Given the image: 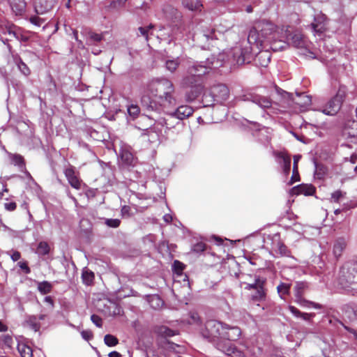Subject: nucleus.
I'll list each match as a JSON object with an SVG mask.
<instances>
[{
  "label": "nucleus",
  "instance_id": "1",
  "mask_svg": "<svg viewBox=\"0 0 357 357\" xmlns=\"http://www.w3.org/2000/svg\"><path fill=\"white\" fill-rule=\"evenodd\" d=\"M148 91L153 100L146 96L142 98V104L147 109L160 112L162 108H167L175 105L176 100L173 96L174 87L170 80H153L149 84Z\"/></svg>",
  "mask_w": 357,
  "mask_h": 357
},
{
  "label": "nucleus",
  "instance_id": "2",
  "mask_svg": "<svg viewBox=\"0 0 357 357\" xmlns=\"http://www.w3.org/2000/svg\"><path fill=\"white\" fill-rule=\"evenodd\" d=\"M213 63L207 59L205 61H195L189 65L186 75L183 77L182 85L189 88L185 94L188 102H192L199 97L204 91L203 76L212 68Z\"/></svg>",
  "mask_w": 357,
  "mask_h": 357
},
{
  "label": "nucleus",
  "instance_id": "3",
  "mask_svg": "<svg viewBox=\"0 0 357 357\" xmlns=\"http://www.w3.org/2000/svg\"><path fill=\"white\" fill-rule=\"evenodd\" d=\"M191 23H182L176 29L173 30V37L176 40H192L195 44L203 49L207 47V43H210L211 40L215 38V31L213 29L206 28V29H197L195 33H190Z\"/></svg>",
  "mask_w": 357,
  "mask_h": 357
},
{
  "label": "nucleus",
  "instance_id": "4",
  "mask_svg": "<svg viewBox=\"0 0 357 357\" xmlns=\"http://www.w3.org/2000/svg\"><path fill=\"white\" fill-rule=\"evenodd\" d=\"M248 40L257 47L263 46L264 43L271 44L275 47L277 33L276 26L269 21L261 20L257 22L250 30Z\"/></svg>",
  "mask_w": 357,
  "mask_h": 357
},
{
  "label": "nucleus",
  "instance_id": "5",
  "mask_svg": "<svg viewBox=\"0 0 357 357\" xmlns=\"http://www.w3.org/2000/svg\"><path fill=\"white\" fill-rule=\"evenodd\" d=\"M337 284L348 294L357 292V260L347 261L340 268Z\"/></svg>",
  "mask_w": 357,
  "mask_h": 357
},
{
  "label": "nucleus",
  "instance_id": "6",
  "mask_svg": "<svg viewBox=\"0 0 357 357\" xmlns=\"http://www.w3.org/2000/svg\"><path fill=\"white\" fill-rule=\"evenodd\" d=\"M241 335V329L237 326H229L225 324V331H223L221 340L217 343V348L228 356L231 357H244V354L238 350L231 341L238 340Z\"/></svg>",
  "mask_w": 357,
  "mask_h": 357
},
{
  "label": "nucleus",
  "instance_id": "7",
  "mask_svg": "<svg viewBox=\"0 0 357 357\" xmlns=\"http://www.w3.org/2000/svg\"><path fill=\"white\" fill-rule=\"evenodd\" d=\"M253 43L248 40H242L233 47L228 54L229 59L235 65L250 63L253 59L252 50Z\"/></svg>",
  "mask_w": 357,
  "mask_h": 357
},
{
  "label": "nucleus",
  "instance_id": "8",
  "mask_svg": "<svg viewBox=\"0 0 357 357\" xmlns=\"http://www.w3.org/2000/svg\"><path fill=\"white\" fill-rule=\"evenodd\" d=\"M235 99L236 101L251 102L264 111L269 109L270 112L273 114L277 113L275 108L273 107V100L269 97L263 96L257 92H247L236 97Z\"/></svg>",
  "mask_w": 357,
  "mask_h": 357
},
{
  "label": "nucleus",
  "instance_id": "9",
  "mask_svg": "<svg viewBox=\"0 0 357 357\" xmlns=\"http://www.w3.org/2000/svg\"><path fill=\"white\" fill-rule=\"evenodd\" d=\"M345 97V88L340 87L336 95L333 97L322 109V112L326 115L333 116L340 109Z\"/></svg>",
  "mask_w": 357,
  "mask_h": 357
},
{
  "label": "nucleus",
  "instance_id": "10",
  "mask_svg": "<svg viewBox=\"0 0 357 357\" xmlns=\"http://www.w3.org/2000/svg\"><path fill=\"white\" fill-rule=\"evenodd\" d=\"M225 324L216 320H208L205 324L203 335L208 339L222 338Z\"/></svg>",
  "mask_w": 357,
  "mask_h": 357
},
{
  "label": "nucleus",
  "instance_id": "11",
  "mask_svg": "<svg viewBox=\"0 0 357 357\" xmlns=\"http://www.w3.org/2000/svg\"><path fill=\"white\" fill-rule=\"evenodd\" d=\"M307 287V283L305 282H296L294 286V296L296 298V302L302 306L312 307L315 309H321V305L320 304L312 301H308L303 298V294Z\"/></svg>",
  "mask_w": 357,
  "mask_h": 357
},
{
  "label": "nucleus",
  "instance_id": "12",
  "mask_svg": "<svg viewBox=\"0 0 357 357\" xmlns=\"http://www.w3.org/2000/svg\"><path fill=\"white\" fill-rule=\"evenodd\" d=\"M285 39L287 42L280 40V42H282V44L278 47H272V48L274 50H283L287 46V43L288 44H291L293 46L297 48H307V42L306 41L305 38L300 33H286Z\"/></svg>",
  "mask_w": 357,
  "mask_h": 357
},
{
  "label": "nucleus",
  "instance_id": "13",
  "mask_svg": "<svg viewBox=\"0 0 357 357\" xmlns=\"http://www.w3.org/2000/svg\"><path fill=\"white\" fill-rule=\"evenodd\" d=\"M194 112V109L192 107L188 105H181L174 112L170 114L171 119H178L176 123V126L178 130H180L183 128L184 124L181 121L189 117Z\"/></svg>",
  "mask_w": 357,
  "mask_h": 357
},
{
  "label": "nucleus",
  "instance_id": "14",
  "mask_svg": "<svg viewBox=\"0 0 357 357\" xmlns=\"http://www.w3.org/2000/svg\"><path fill=\"white\" fill-rule=\"evenodd\" d=\"M144 121H148L147 126L148 128H144V135H149L151 132H156L155 130L158 129V127L160 126L161 127H166V129L170 130L172 128H174L176 125H173L172 123L171 120L173 119H171L170 116L169 119H160L158 121H155L154 124V127H152L153 122H152V117H149L148 116H144Z\"/></svg>",
  "mask_w": 357,
  "mask_h": 357
},
{
  "label": "nucleus",
  "instance_id": "15",
  "mask_svg": "<svg viewBox=\"0 0 357 357\" xmlns=\"http://www.w3.org/2000/svg\"><path fill=\"white\" fill-rule=\"evenodd\" d=\"M210 91L212 93V96H214L215 100L217 103H224L229 96V90L228 87L223 84H214Z\"/></svg>",
  "mask_w": 357,
  "mask_h": 357
},
{
  "label": "nucleus",
  "instance_id": "16",
  "mask_svg": "<svg viewBox=\"0 0 357 357\" xmlns=\"http://www.w3.org/2000/svg\"><path fill=\"white\" fill-rule=\"evenodd\" d=\"M56 4L57 0H35L33 7L37 15H45L51 12Z\"/></svg>",
  "mask_w": 357,
  "mask_h": 357
},
{
  "label": "nucleus",
  "instance_id": "17",
  "mask_svg": "<svg viewBox=\"0 0 357 357\" xmlns=\"http://www.w3.org/2000/svg\"><path fill=\"white\" fill-rule=\"evenodd\" d=\"M272 250L278 252L281 256L289 257L291 252L288 248L281 241L279 234H275L272 236Z\"/></svg>",
  "mask_w": 357,
  "mask_h": 357
},
{
  "label": "nucleus",
  "instance_id": "18",
  "mask_svg": "<svg viewBox=\"0 0 357 357\" xmlns=\"http://www.w3.org/2000/svg\"><path fill=\"white\" fill-rule=\"evenodd\" d=\"M64 174L69 184L75 189L79 190L81 188V181L76 176L73 167H68L64 170Z\"/></svg>",
  "mask_w": 357,
  "mask_h": 357
},
{
  "label": "nucleus",
  "instance_id": "19",
  "mask_svg": "<svg viewBox=\"0 0 357 357\" xmlns=\"http://www.w3.org/2000/svg\"><path fill=\"white\" fill-rule=\"evenodd\" d=\"M278 162L281 165L284 173L288 175L291 169V158L284 152H278L275 154Z\"/></svg>",
  "mask_w": 357,
  "mask_h": 357
},
{
  "label": "nucleus",
  "instance_id": "20",
  "mask_svg": "<svg viewBox=\"0 0 357 357\" xmlns=\"http://www.w3.org/2000/svg\"><path fill=\"white\" fill-rule=\"evenodd\" d=\"M315 188L312 184H301L294 187L291 189V193L295 195H304L310 196L315 192Z\"/></svg>",
  "mask_w": 357,
  "mask_h": 357
},
{
  "label": "nucleus",
  "instance_id": "21",
  "mask_svg": "<svg viewBox=\"0 0 357 357\" xmlns=\"http://www.w3.org/2000/svg\"><path fill=\"white\" fill-rule=\"evenodd\" d=\"M293 102L298 105L301 109H305L310 106L312 102V97L305 93H296V96L292 98Z\"/></svg>",
  "mask_w": 357,
  "mask_h": 357
},
{
  "label": "nucleus",
  "instance_id": "22",
  "mask_svg": "<svg viewBox=\"0 0 357 357\" xmlns=\"http://www.w3.org/2000/svg\"><path fill=\"white\" fill-rule=\"evenodd\" d=\"M347 245L344 238L340 237L335 240L333 245V254L334 257L338 259L342 254Z\"/></svg>",
  "mask_w": 357,
  "mask_h": 357
},
{
  "label": "nucleus",
  "instance_id": "23",
  "mask_svg": "<svg viewBox=\"0 0 357 357\" xmlns=\"http://www.w3.org/2000/svg\"><path fill=\"white\" fill-rule=\"evenodd\" d=\"M326 19V15L321 13L314 16V22L311 24L314 32L322 33L325 30L324 22Z\"/></svg>",
  "mask_w": 357,
  "mask_h": 357
},
{
  "label": "nucleus",
  "instance_id": "24",
  "mask_svg": "<svg viewBox=\"0 0 357 357\" xmlns=\"http://www.w3.org/2000/svg\"><path fill=\"white\" fill-rule=\"evenodd\" d=\"M344 315L350 320L357 319V304L355 303H349L342 307Z\"/></svg>",
  "mask_w": 357,
  "mask_h": 357
},
{
  "label": "nucleus",
  "instance_id": "25",
  "mask_svg": "<svg viewBox=\"0 0 357 357\" xmlns=\"http://www.w3.org/2000/svg\"><path fill=\"white\" fill-rule=\"evenodd\" d=\"M328 323L335 328H336L337 331H340L342 328L347 330L348 332L351 333L354 338L357 340V330L354 328H349L348 326H346L344 325V324L340 321V320L335 319V318H328Z\"/></svg>",
  "mask_w": 357,
  "mask_h": 357
},
{
  "label": "nucleus",
  "instance_id": "26",
  "mask_svg": "<svg viewBox=\"0 0 357 357\" xmlns=\"http://www.w3.org/2000/svg\"><path fill=\"white\" fill-rule=\"evenodd\" d=\"M8 2L16 15H21L26 10V3L24 0H8Z\"/></svg>",
  "mask_w": 357,
  "mask_h": 357
},
{
  "label": "nucleus",
  "instance_id": "27",
  "mask_svg": "<svg viewBox=\"0 0 357 357\" xmlns=\"http://www.w3.org/2000/svg\"><path fill=\"white\" fill-rule=\"evenodd\" d=\"M255 61L261 66L266 67L271 61V54L267 51H261L255 56Z\"/></svg>",
  "mask_w": 357,
  "mask_h": 357
},
{
  "label": "nucleus",
  "instance_id": "28",
  "mask_svg": "<svg viewBox=\"0 0 357 357\" xmlns=\"http://www.w3.org/2000/svg\"><path fill=\"white\" fill-rule=\"evenodd\" d=\"M122 162L126 166L133 165L134 156L132 153L126 149H121L119 152Z\"/></svg>",
  "mask_w": 357,
  "mask_h": 357
},
{
  "label": "nucleus",
  "instance_id": "29",
  "mask_svg": "<svg viewBox=\"0 0 357 357\" xmlns=\"http://www.w3.org/2000/svg\"><path fill=\"white\" fill-rule=\"evenodd\" d=\"M13 60L18 70L22 75L27 77L31 74V70L18 55L13 56Z\"/></svg>",
  "mask_w": 357,
  "mask_h": 357
},
{
  "label": "nucleus",
  "instance_id": "30",
  "mask_svg": "<svg viewBox=\"0 0 357 357\" xmlns=\"http://www.w3.org/2000/svg\"><path fill=\"white\" fill-rule=\"evenodd\" d=\"M289 310L294 317L297 318H301L305 321H309L312 319V317H314V313L302 312L296 307L292 305L289 306Z\"/></svg>",
  "mask_w": 357,
  "mask_h": 357
},
{
  "label": "nucleus",
  "instance_id": "31",
  "mask_svg": "<svg viewBox=\"0 0 357 357\" xmlns=\"http://www.w3.org/2000/svg\"><path fill=\"white\" fill-rule=\"evenodd\" d=\"M180 63L181 60L179 57H168L165 61V66L168 71L174 73L176 70Z\"/></svg>",
  "mask_w": 357,
  "mask_h": 357
},
{
  "label": "nucleus",
  "instance_id": "32",
  "mask_svg": "<svg viewBox=\"0 0 357 357\" xmlns=\"http://www.w3.org/2000/svg\"><path fill=\"white\" fill-rule=\"evenodd\" d=\"M182 4L186 8L192 11L201 10L202 3L199 0H183Z\"/></svg>",
  "mask_w": 357,
  "mask_h": 357
},
{
  "label": "nucleus",
  "instance_id": "33",
  "mask_svg": "<svg viewBox=\"0 0 357 357\" xmlns=\"http://www.w3.org/2000/svg\"><path fill=\"white\" fill-rule=\"evenodd\" d=\"M9 158L11 163L17 166L22 171L25 168L24 160L21 155L9 153Z\"/></svg>",
  "mask_w": 357,
  "mask_h": 357
},
{
  "label": "nucleus",
  "instance_id": "34",
  "mask_svg": "<svg viewBox=\"0 0 357 357\" xmlns=\"http://www.w3.org/2000/svg\"><path fill=\"white\" fill-rule=\"evenodd\" d=\"M17 350L21 357H33L32 349L24 343H18Z\"/></svg>",
  "mask_w": 357,
  "mask_h": 357
},
{
  "label": "nucleus",
  "instance_id": "35",
  "mask_svg": "<svg viewBox=\"0 0 357 357\" xmlns=\"http://www.w3.org/2000/svg\"><path fill=\"white\" fill-rule=\"evenodd\" d=\"M301 158V155H295L294 156V165H293V174L291 177V183L298 181L300 179L298 169V162Z\"/></svg>",
  "mask_w": 357,
  "mask_h": 357
},
{
  "label": "nucleus",
  "instance_id": "36",
  "mask_svg": "<svg viewBox=\"0 0 357 357\" xmlns=\"http://www.w3.org/2000/svg\"><path fill=\"white\" fill-rule=\"evenodd\" d=\"M37 288L41 294L45 295L51 292L52 284L48 281L38 282Z\"/></svg>",
  "mask_w": 357,
  "mask_h": 357
},
{
  "label": "nucleus",
  "instance_id": "37",
  "mask_svg": "<svg viewBox=\"0 0 357 357\" xmlns=\"http://www.w3.org/2000/svg\"><path fill=\"white\" fill-rule=\"evenodd\" d=\"M291 284L288 283L281 282L278 287L277 290L281 298L284 299V296L289 294Z\"/></svg>",
  "mask_w": 357,
  "mask_h": 357
},
{
  "label": "nucleus",
  "instance_id": "38",
  "mask_svg": "<svg viewBox=\"0 0 357 357\" xmlns=\"http://www.w3.org/2000/svg\"><path fill=\"white\" fill-rule=\"evenodd\" d=\"M82 278L83 282L85 284L90 285L92 284V282L94 280V273L91 271L84 269L82 271Z\"/></svg>",
  "mask_w": 357,
  "mask_h": 357
},
{
  "label": "nucleus",
  "instance_id": "39",
  "mask_svg": "<svg viewBox=\"0 0 357 357\" xmlns=\"http://www.w3.org/2000/svg\"><path fill=\"white\" fill-rule=\"evenodd\" d=\"M102 39H103L102 33H97L95 32L90 31L89 33L87 43L89 45H92V44H95L96 43L100 42Z\"/></svg>",
  "mask_w": 357,
  "mask_h": 357
},
{
  "label": "nucleus",
  "instance_id": "40",
  "mask_svg": "<svg viewBox=\"0 0 357 357\" xmlns=\"http://www.w3.org/2000/svg\"><path fill=\"white\" fill-rule=\"evenodd\" d=\"M50 252V246L47 242L41 241L38 243L36 253L39 255H46Z\"/></svg>",
  "mask_w": 357,
  "mask_h": 357
},
{
  "label": "nucleus",
  "instance_id": "41",
  "mask_svg": "<svg viewBox=\"0 0 357 357\" xmlns=\"http://www.w3.org/2000/svg\"><path fill=\"white\" fill-rule=\"evenodd\" d=\"M27 324L29 325L30 328L35 332L39 331L40 328V324L39 323V321H38V318L36 316L33 315L29 317L27 320Z\"/></svg>",
  "mask_w": 357,
  "mask_h": 357
},
{
  "label": "nucleus",
  "instance_id": "42",
  "mask_svg": "<svg viewBox=\"0 0 357 357\" xmlns=\"http://www.w3.org/2000/svg\"><path fill=\"white\" fill-rule=\"evenodd\" d=\"M216 101L215 100L214 96H212V93L210 91L209 93H204L202 97V103L204 107L213 106Z\"/></svg>",
  "mask_w": 357,
  "mask_h": 357
},
{
  "label": "nucleus",
  "instance_id": "43",
  "mask_svg": "<svg viewBox=\"0 0 357 357\" xmlns=\"http://www.w3.org/2000/svg\"><path fill=\"white\" fill-rule=\"evenodd\" d=\"M149 303L151 307L158 309L163 305V301L158 296L153 295L150 298Z\"/></svg>",
  "mask_w": 357,
  "mask_h": 357
},
{
  "label": "nucleus",
  "instance_id": "44",
  "mask_svg": "<svg viewBox=\"0 0 357 357\" xmlns=\"http://www.w3.org/2000/svg\"><path fill=\"white\" fill-rule=\"evenodd\" d=\"M158 333L165 337H173L176 335V332L164 326L158 328Z\"/></svg>",
  "mask_w": 357,
  "mask_h": 357
},
{
  "label": "nucleus",
  "instance_id": "45",
  "mask_svg": "<svg viewBox=\"0 0 357 357\" xmlns=\"http://www.w3.org/2000/svg\"><path fill=\"white\" fill-rule=\"evenodd\" d=\"M104 342L108 347H114L119 343V340L115 336L107 334L104 337Z\"/></svg>",
  "mask_w": 357,
  "mask_h": 357
},
{
  "label": "nucleus",
  "instance_id": "46",
  "mask_svg": "<svg viewBox=\"0 0 357 357\" xmlns=\"http://www.w3.org/2000/svg\"><path fill=\"white\" fill-rule=\"evenodd\" d=\"M140 112V109L137 105H130L128 107V113L132 119H136Z\"/></svg>",
  "mask_w": 357,
  "mask_h": 357
},
{
  "label": "nucleus",
  "instance_id": "47",
  "mask_svg": "<svg viewBox=\"0 0 357 357\" xmlns=\"http://www.w3.org/2000/svg\"><path fill=\"white\" fill-rule=\"evenodd\" d=\"M16 26L15 25H11L6 27L4 33L8 34L10 36L16 38L17 40L20 39V33L16 29Z\"/></svg>",
  "mask_w": 357,
  "mask_h": 357
},
{
  "label": "nucleus",
  "instance_id": "48",
  "mask_svg": "<svg viewBox=\"0 0 357 357\" xmlns=\"http://www.w3.org/2000/svg\"><path fill=\"white\" fill-rule=\"evenodd\" d=\"M105 224L111 228H117L121 224V220L118 218H105Z\"/></svg>",
  "mask_w": 357,
  "mask_h": 357
},
{
  "label": "nucleus",
  "instance_id": "49",
  "mask_svg": "<svg viewBox=\"0 0 357 357\" xmlns=\"http://www.w3.org/2000/svg\"><path fill=\"white\" fill-rule=\"evenodd\" d=\"M206 249V244L203 242H198L192 246V252L199 254L203 252Z\"/></svg>",
  "mask_w": 357,
  "mask_h": 357
},
{
  "label": "nucleus",
  "instance_id": "50",
  "mask_svg": "<svg viewBox=\"0 0 357 357\" xmlns=\"http://www.w3.org/2000/svg\"><path fill=\"white\" fill-rule=\"evenodd\" d=\"M126 1L127 0L112 1L109 3V5L108 6V8L109 9H119L125 6Z\"/></svg>",
  "mask_w": 357,
  "mask_h": 357
},
{
  "label": "nucleus",
  "instance_id": "51",
  "mask_svg": "<svg viewBox=\"0 0 357 357\" xmlns=\"http://www.w3.org/2000/svg\"><path fill=\"white\" fill-rule=\"evenodd\" d=\"M29 22L32 24L40 27L45 22V20L37 15H32L29 17Z\"/></svg>",
  "mask_w": 357,
  "mask_h": 357
},
{
  "label": "nucleus",
  "instance_id": "52",
  "mask_svg": "<svg viewBox=\"0 0 357 357\" xmlns=\"http://www.w3.org/2000/svg\"><path fill=\"white\" fill-rule=\"evenodd\" d=\"M257 291L255 295H253V299L257 301H261L263 300L265 298V293L263 289V285L258 287L257 289H256Z\"/></svg>",
  "mask_w": 357,
  "mask_h": 357
},
{
  "label": "nucleus",
  "instance_id": "53",
  "mask_svg": "<svg viewBox=\"0 0 357 357\" xmlns=\"http://www.w3.org/2000/svg\"><path fill=\"white\" fill-rule=\"evenodd\" d=\"M344 194L341 190H336L331 194V201L338 202L344 197Z\"/></svg>",
  "mask_w": 357,
  "mask_h": 357
},
{
  "label": "nucleus",
  "instance_id": "54",
  "mask_svg": "<svg viewBox=\"0 0 357 357\" xmlns=\"http://www.w3.org/2000/svg\"><path fill=\"white\" fill-rule=\"evenodd\" d=\"M263 281H261L260 280V278L259 277L256 278H255V281L253 284H248L247 286L245 287V289H257L258 287H261V285H263Z\"/></svg>",
  "mask_w": 357,
  "mask_h": 357
},
{
  "label": "nucleus",
  "instance_id": "55",
  "mask_svg": "<svg viewBox=\"0 0 357 357\" xmlns=\"http://www.w3.org/2000/svg\"><path fill=\"white\" fill-rule=\"evenodd\" d=\"M91 321L98 328H101L102 326V319L96 314H92L91 316Z\"/></svg>",
  "mask_w": 357,
  "mask_h": 357
},
{
  "label": "nucleus",
  "instance_id": "56",
  "mask_svg": "<svg viewBox=\"0 0 357 357\" xmlns=\"http://www.w3.org/2000/svg\"><path fill=\"white\" fill-rule=\"evenodd\" d=\"M344 135H347L349 137L354 139V140H351V142L357 143V129L354 130L352 128L351 130H349L348 132L345 130Z\"/></svg>",
  "mask_w": 357,
  "mask_h": 357
},
{
  "label": "nucleus",
  "instance_id": "57",
  "mask_svg": "<svg viewBox=\"0 0 357 357\" xmlns=\"http://www.w3.org/2000/svg\"><path fill=\"white\" fill-rule=\"evenodd\" d=\"M173 268L176 273H180L183 271L184 268V265L183 263L178 260H175L173 264Z\"/></svg>",
  "mask_w": 357,
  "mask_h": 357
},
{
  "label": "nucleus",
  "instance_id": "58",
  "mask_svg": "<svg viewBox=\"0 0 357 357\" xmlns=\"http://www.w3.org/2000/svg\"><path fill=\"white\" fill-rule=\"evenodd\" d=\"M1 340L6 346H7L8 347H12L13 340L11 336H10L9 335H3L2 336Z\"/></svg>",
  "mask_w": 357,
  "mask_h": 357
},
{
  "label": "nucleus",
  "instance_id": "59",
  "mask_svg": "<svg viewBox=\"0 0 357 357\" xmlns=\"http://www.w3.org/2000/svg\"><path fill=\"white\" fill-rule=\"evenodd\" d=\"M167 344L169 345L168 348L169 349L173 350L174 351H175L176 353H181V350L183 349V347H181L178 344H176L174 342H168Z\"/></svg>",
  "mask_w": 357,
  "mask_h": 357
},
{
  "label": "nucleus",
  "instance_id": "60",
  "mask_svg": "<svg viewBox=\"0 0 357 357\" xmlns=\"http://www.w3.org/2000/svg\"><path fill=\"white\" fill-rule=\"evenodd\" d=\"M81 335H82V338L86 340H89L93 337V334H92L91 331H87V330L82 331L81 332Z\"/></svg>",
  "mask_w": 357,
  "mask_h": 357
},
{
  "label": "nucleus",
  "instance_id": "61",
  "mask_svg": "<svg viewBox=\"0 0 357 357\" xmlns=\"http://www.w3.org/2000/svg\"><path fill=\"white\" fill-rule=\"evenodd\" d=\"M18 266L20 268L24 271L26 274H29L31 272L30 268L28 266L26 262H19Z\"/></svg>",
  "mask_w": 357,
  "mask_h": 357
},
{
  "label": "nucleus",
  "instance_id": "62",
  "mask_svg": "<svg viewBox=\"0 0 357 357\" xmlns=\"http://www.w3.org/2000/svg\"><path fill=\"white\" fill-rule=\"evenodd\" d=\"M121 213L122 216H130V207L128 206H123L121 208Z\"/></svg>",
  "mask_w": 357,
  "mask_h": 357
},
{
  "label": "nucleus",
  "instance_id": "63",
  "mask_svg": "<svg viewBox=\"0 0 357 357\" xmlns=\"http://www.w3.org/2000/svg\"><path fill=\"white\" fill-rule=\"evenodd\" d=\"M149 28H151V26H149V27H148V28H145V27H142V26H141V27H139V28L138 29V30H139V31L140 34H141L142 36L145 37L146 40H147V39H148V29H149Z\"/></svg>",
  "mask_w": 357,
  "mask_h": 357
},
{
  "label": "nucleus",
  "instance_id": "64",
  "mask_svg": "<svg viewBox=\"0 0 357 357\" xmlns=\"http://www.w3.org/2000/svg\"><path fill=\"white\" fill-rule=\"evenodd\" d=\"M5 208L10 211H14L16 208V204L13 202L6 203Z\"/></svg>",
  "mask_w": 357,
  "mask_h": 357
}]
</instances>
